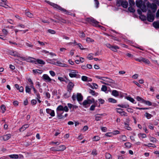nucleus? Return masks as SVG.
Wrapping results in <instances>:
<instances>
[{
  "instance_id": "nucleus-1",
  "label": "nucleus",
  "mask_w": 159,
  "mask_h": 159,
  "mask_svg": "<svg viewBox=\"0 0 159 159\" xmlns=\"http://www.w3.org/2000/svg\"><path fill=\"white\" fill-rule=\"evenodd\" d=\"M69 110L67 106H65L64 107L61 105L59 106L56 109L57 113V117L58 118H61L63 117L62 116V114L64 113V111L61 112V111H64L67 112Z\"/></svg>"
},
{
  "instance_id": "nucleus-2",
  "label": "nucleus",
  "mask_w": 159,
  "mask_h": 159,
  "mask_svg": "<svg viewBox=\"0 0 159 159\" xmlns=\"http://www.w3.org/2000/svg\"><path fill=\"white\" fill-rule=\"evenodd\" d=\"M144 1L147 2L146 5L147 10H148V12H151L152 11L153 13H154L156 12L157 9V6L155 4L153 3H151L147 0H144Z\"/></svg>"
},
{
  "instance_id": "nucleus-3",
  "label": "nucleus",
  "mask_w": 159,
  "mask_h": 159,
  "mask_svg": "<svg viewBox=\"0 0 159 159\" xmlns=\"http://www.w3.org/2000/svg\"><path fill=\"white\" fill-rule=\"evenodd\" d=\"M136 3L137 6L140 8L142 11L146 12L147 11V7L144 4H143L142 0H137L136 2Z\"/></svg>"
},
{
  "instance_id": "nucleus-4",
  "label": "nucleus",
  "mask_w": 159,
  "mask_h": 159,
  "mask_svg": "<svg viewBox=\"0 0 159 159\" xmlns=\"http://www.w3.org/2000/svg\"><path fill=\"white\" fill-rule=\"evenodd\" d=\"M9 54L12 56L15 57H19L20 59L22 61H25L26 60V58L25 57H23L20 56V54L18 52L12 51H10L9 52Z\"/></svg>"
},
{
  "instance_id": "nucleus-5",
  "label": "nucleus",
  "mask_w": 159,
  "mask_h": 159,
  "mask_svg": "<svg viewBox=\"0 0 159 159\" xmlns=\"http://www.w3.org/2000/svg\"><path fill=\"white\" fill-rule=\"evenodd\" d=\"M48 2L54 8L58 9V10H60L62 11L65 12L66 14H67L68 12V11H67L66 10L63 8H62L60 6H58L57 4H56L52 2H50L48 1Z\"/></svg>"
},
{
  "instance_id": "nucleus-6",
  "label": "nucleus",
  "mask_w": 159,
  "mask_h": 159,
  "mask_svg": "<svg viewBox=\"0 0 159 159\" xmlns=\"http://www.w3.org/2000/svg\"><path fill=\"white\" fill-rule=\"evenodd\" d=\"M70 73L69 74V76L71 78H78L80 75L77 74L78 72L77 71L74 70H70Z\"/></svg>"
},
{
  "instance_id": "nucleus-7",
  "label": "nucleus",
  "mask_w": 159,
  "mask_h": 159,
  "mask_svg": "<svg viewBox=\"0 0 159 159\" xmlns=\"http://www.w3.org/2000/svg\"><path fill=\"white\" fill-rule=\"evenodd\" d=\"M116 112L119 113L121 116H127V113L125 111H123V110L121 108H116Z\"/></svg>"
},
{
  "instance_id": "nucleus-8",
  "label": "nucleus",
  "mask_w": 159,
  "mask_h": 159,
  "mask_svg": "<svg viewBox=\"0 0 159 159\" xmlns=\"http://www.w3.org/2000/svg\"><path fill=\"white\" fill-rule=\"evenodd\" d=\"M154 20V16L151 12H148L147 14V20L149 22H152Z\"/></svg>"
},
{
  "instance_id": "nucleus-9",
  "label": "nucleus",
  "mask_w": 159,
  "mask_h": 159,
  "mask_svg": "<svg viewBox=\"0 0 159 159\" xmlns=\"http://www.w3.org/2000/svg\"><path fill=\"white\" fill-rule=\"evenodd\" d=\"M11 135L10 134L2 136L0 137V139L1 140L7 141L11 137Z\"/></svg>"
},
{
  "instance_id": "nucleus-10",
  "label": "nucleus",
  "mask_w": 159,
  "mask_h": 159,
  "mask_svg": "<svg viewBox=\"0 0 159 159\" xmlns=\"http://www.w3.org/2000/svg\"><path fill=\"white\" fill-rule=\"evenodd\" d=\"M43 79L46 82H50L52 79L47 74H44L42 76Z\"/></svg>"
},
{
  "instance_id": "nucleus-11",
  "label": "nucleus",
  "mask_w": 159,
  "mask_h": 159,
  "mask_svg": "<svg viewBox=\"0 0 159 159\" xmlns=\"http://www.w3.org/2000/svg\"><path fill=\"white\" fill-rule=\"evenodd\" d=\"M87 20L91 24H93L95 25L98 24V22L93 18H89L87 19Z\"/></svg>"
},
{
  "instance_id": "nucleus-12",
  "label": "nucleus",
  "mask_w": 159,
  "mask_h": 159,
  "mask_svg": "<svg viewBox=\"0 0 159 159\" xmlns=\"http://www.w3.org/2000/svg\"><path fill=\"white\" fill-rule=\"evenodd\" d=\"M138 14L140 15V18L142 20H144L146 19V17L144 15H142V12L141 10L140 9H138L137 10Z\"/></svg>"
},
{
  "instance_id": "nucleus-13",
  "label": "nucleus",
  "mask_w": 159,
  "mask_h": 159,
  "mask_svg": "<svg viewBox=\"0 0 159 159\" xmlns=\"http://www.w3.org/2000/svg\"><path fill=\"white\" fill-rule=\"evenodd\" d=\"M25 13L26 16L30 18H33L34 17V14L30 12L29 10H25Z\"/></svg>"
},
{
  "instance_id": "nucleus-14",
  "label": "nucleus",
  "mask_w": 159,
  "mask_h": 159,
  "mask_svg": "<svg viewBox=\"0 0 159 159\" xmlns=\"http://www.w3.org/2000/svg\"><path fill=\"white\" fill-rule=\"evenodd\" d=\"M74 86V84L72 82H70L68 84V91L70 93Z\"/></svg>"
},
{
  "instance_id": "nucleus-15",
  "label": "nucleus",
  "mask_w": 159,
  "mask_h": 159,
  "mask_svg": "<svg viewBox=\"0 0 159 159\" xmlns=\"http://www.w3.org/2000/svg\"><path fill=\"white\" fill-rule=\"evenodd\" d=\"M46 111L47 113L49 114L51 116H55V112L53 110L51 109H47Z\"/></svg>"
},
{
  "instance_id": "nucleus-16",
  "label": "nucleus",
  "mask_w": 159,
  "mask_h": 159,
  "mask_svg": "<svg viewBox=\"0 0 159 159\" xmlns=\"http://www.w3.org/2000/svg\"><path fill=\"white\" fill-rule=\"evenodd\" d=\"M56 65L57 66H59L63 67H67V65L64 64L63 63H62L61 61H57V62L56 63Z\"/></svg>"
},
{
  "instance_id": "nucleus-17",
  "label": "nucleus",
  "mask_w": 159,
  "mask_h": 159,
  "mask_svg": "<svg viewBox=\"0 0 159 159\" xmlns=\"http://www.w3.org/2000/svg\"><path fill=\"white\" fill-rule=\"evenodd\" d=\"M106 78L108 79V80H103L107 82V83H108L113 84H115V81L114 80L107 77H106Z\"/></svg>"
},
{
  "instance_id": "nucleus-18",
  "label": "nucleus",
  "mask_w": 159,
  "mask_h": 159,
  "mask_svg": "<svg viewBox=\"0 0 159 159\" xmlns=\"http://www.w3.org/2000/svg\"><path fill=\"white\" fill-rule=\"evenodd\" d=\"M121 5L125 8H126L128 6V2L126 1H123L121 3Z\"/></svg>"
},
{
  "instance_id": "nucleus-19",
  "label": "nucleus",
  "mask_w": 159,
  "mask_h": 159,
  "mask_svg": "<svg viewBox=\"0 0 159 159\" xmlns=\"http://www.w3.org/2000/svg\"><path fill=\"white\" fill-rule=\"evenodd\" d=\"M58 151H63L65 150L66 148L64 145H60L57 147Z\"/></svg>"
},
{
  "instance_id": "nucleus-20",
  "label": "nucleus",
  "mask_w": 159,
  "mask_h": 159,
  "mask_svg": "<svg viewBox=\"0 0 159 159\" xmlns=\"http://www.w3.org/2000/svg\"><path fill=\"white\" fill-rule=\"evenodd\" d=\"M77 98L78 101H80L82 100L83 97L81 93H77Z\"/></svg>"
},
{
  "instance_id": "nucleus-21",
  "label": "nucleus",
  "mask_w": 159,
  "mask_h": 159,
  "mask_svg": "<svg viewBox=\"0 0 159 159\" xmlns=\"http://www.w3.org/2000/svg\"><path fill=\"white\" fill-rule=\"evenodd\" d=\"M26 60L25 61H29L30 62H34L35 64H37V63L36 62V61L34 60L35 59L33 58H31L30 57H29L28 58H26Z\"/></svg>"
},
{
  "instance_id": "nucleus-22",
  "label": "nucleus",
  "mask_w": 159,
  "mask_h": 159,
  "mask_svg": "<svg viewBox=\"0 0 159 159\" xmlns=\"http://www.w3.org/2000/svg\"><path fill=\"white\" fill-rule=\"evenodd\" d=\"M103 115V114H97L95 116V120L96 121H99L101 120V116Z\"/></svg>"
},
{
  "instance_id": "nucleus-23",
  "label": "nucleus",
  "mask_w": 159,
  "mask_h": 159,
  "mask_svg": "<svg viewBox=\"0 0 159 159\" xmlns=\"http://www.w3.org/2000/svg\"><path fill=\"white\" fill-rule=\"evenodd\" d=\"M119 47L116 46H112L111 49L114 52H117V49H119Z\"/></svg>"
},
{
  "instance_id": "nucleus-24",
  "label": "nucleus",
  "mask_w": 159,
  "mask_h": 159,
  "mask_svg": "<svg viewBox=\"0 0 159 159\" xmlns=\"http://www.w3.org/2000/svg\"><path fill=\"white\" fill-rule=\"evenodd\" d=\"M112 94L115 97H117L119 95V92L117 90H113L112 92Z\"/></svg>"
},
{
  "instance_id": "nucleus-25",
  "label": "nucleus",
  "mask_w": 159,
  "mask_h": 159,
  "mask_svg": "<svg viewBox=\"0 0 159 159\" xmlns=\"http://www.w3.org/2000/svg\"><path fill=\"white\" fill-rule=\"evenodd\" d=\"M36 61V62L37 63H38V64H40L43 65L44 64L45 62L43 61L42 60L39 59H37L35 61Z\"/></svg>"
},
{
  "instance_id": "nucleus-26",
  "label": "nucleus",
  "mask_w": 159,
  "mask_h": 159,
  "mask_svg": "<svg viewBox=\"0 0 159 159\" xmlns=\"http://www.w3.org/2000/svg\"><path fill=\"white\" fill-rule=\"evenodd\" d=\"M153 26L156 28H159V21H155L153 23Z\"/></svg>"
},
{
  "instance_id": "nucleus-27",
  "label": "nucleus",
  "mask_w": 159,
  "mask_h": 159,
  "mask_svg": "<svg viewBox=\"0 0 159 159\" xmlns=\"http://www.w3.org/2000/svg\"><path fill=\"white\" fill-rule=\"evenodd\" d=\"M33 72L35 74L36 73H39V74H41L43 72V70H40L39 69L36 70H33Z\"/></svg>"
},
{
  "instance_id": "nucleus-28",
  "label": "nucleus",
  "mask_w": 159,
  "mask_h": 159,
  "mask_svg": "<svg viewBox=\"0 0 159 159\" xmlns=\"http://www.w3.org/2000/svg\"><path fill=\"white\" fill-rule=\"evenodd\" d=\"M143 102L145 104L150 106L152 105V103L149 101H146L145 100H143Z\"/></svg>"
},
{
  "instance_id": "nucleus-29",
  "label": "nucleus",
  "mask_w": 159,
  "mask_h": 159,
  "mask_svg": "<svg viewBox=\"0 0 159 159\" xmlns=\"http://www.w3.org/2000/svg\"><path fill=\"white\" fill-rule=\"evenodd\" d=\"M118 106L122 108H126L129 107V105L127 104H122L120 105H118Z\"/></svg>"
},
{
  "instance_id": "nucleus-30",
  "label": "nucleus",
  "mask_w": 159,
  "mask_h": 159,
  "mask_svg": "<svg viewBox=\"0 0 159 159\" xmlns=\"http://www.w3.org/2000/svg\"><path fill=\"white\" fill-rule=\"evenodd\" d=\"M142 61L147 64H149L150 63V62L148 59L143 57L142 58Z\"/></svg>"
},
{
  "instance_id": "nucleus-31",
  "label": "nucleus",
  "mask_w": 159,
  "mask_h": 159,
  "mask_svg": "<svg viewBox=\"0 0 159 159\" xmlns=\"http://www.w3.org/2000/svg\"><path fill=\"white\" fill-rule=\"evenodd\" d=\"M105 157L106 159H111L112 158L111 155L108 153H106Z\"/></svg>"
},
{
  "instance_id": "nucleus-32",
  "label": "nucleus",
  "mask_w": 159,
  "mask_h": 159,
  "mask_svg": "<svg viewBox=\"0 0 159 159\" xmlns=\"http://www.w3.org/2000/svg\"><path fill=\"white\" fill-rule=\"evenodd\" d=\"M145 116L148 119H149L152 117V116L148 113L146 112L145 114Z\"/></svg>"
},
{
  "instance_id": "nucleus-33",
  "label": "nucleus",
  "mask_w": 159,
  "mask_h": 159,
  "mask_svg": "<svg viewBox=\"0 0 159 159\" xmlns=\"http://www.w3.org/2000/svg\"><path fill=\"white\" fill-rule=\"evenodd\" d=\"M1 109L2 110V113H4L6 110V107L5 106L3 105H2L1 107Z\"/></svg>"
},
{
  "instance_id": "nucleus-34",
  "label": "nucleus",
  "mask_w": 159,
  "mask_h": 159,
  "mask_svg": "<svg viewBox=\"0 0 159 159\" xmlns=\"http://www.w3.org/2000/svg\"><path fill=\"white\" fill-rule=\"evenodd\" d=\"M126 99L130 101L131 102L134 103V102L135 101L131 97H126Z\"/></svg>"
},
{
  "instance_id": "nucleus-35",
  "label": "nucleus",
  "mask_w": 159,
  "mask_h": 159,
  "mask_svg": "<svg viewBox=\"0 0 159 159\" xmlns=\"http://www.w3.org/2000/svg\"><path fill=\"white\" fill-rule=\"evenodd\" d=\"M89 97H88V98ZM87 100L88 101L89 105H90L92 103H94L95 102V100L93 98L91 100L88 99V98H87Z\"/></svg>"
},
{
  "instance_id": "nucleus-36",
  "label": "nucleus",
  "mask_w": 159,
  "mask_h": 159,
  "mask_svg": "<svg viewBox=\"0 0 159 159\" xmlns=\"http://www.w3.org/2000/svg\"><path fill=\"white\" fill-rule=\"evenodd\" d=\"M108 100L109 102H111L115 103L116 102V101L115 99L111 98H108Z\"/></svg>"
},
{
  "instance_id": "nucleus-37",
  "label": "nucleus",
  "mask_w": 159,
  "mask_h": 159,
  "mask_svg": "<svg viewBox=\"0 0 159 159\" xmlns=\"http://www.w3.org/2000/svg\"><path fill=\"white\" fill-rule=\"evenodd\" d=\"M10 157L11 158L17 159L18 158V155L13 154L9 155Z\"/></svg>"
},
{
  "instance_id": "nucleus-38",
  "label": "nucleus",
  "mask_w": 159,
  "mask_h": 159,
  "mask_svg": "<svg viewBox=\"0 0 159 159\" xmlns=\"http://www.w3.org/2000/svg\"><path fill=\"white\" fill-rule=\"evenodd\" d=\"M97 106V103H94V105H92L90 108V110L91 111H93L95 109V108L96 106Z\"/></svg>"
},
{
  "instance_id": "nucleus-39",
  "label": "nucleus",
  "mask_w": 159,
  "mask_h": 159,
  "mask_svg": "<svg viewBox=\"0 0 159 159\" xmlns=\"http://www.w3.org/2000/svg\"><path fill=\"white\" fill-rule=\"evenodd\" d=\"M107 36H110L108 34H106ZM110 36L111 37L112 39H113L114 40H116L118 41H120V40L116 37H115L112 35H110Z\"/></svg>"
},
{
  "instance_id": "nucleus-40",
  "label": "nucleus",
  "mask_w": 159,
  "mask_h": 159,
  "mask_svg": "<svg viewBox=\"0 0 159 159\" xmlns=\"http://www.w3.org/2000/svg\"><path fill=\"white\" fill-rule=\"evenodd\" d=\"M82 104L85 107H87V105L89 104L87 100H85L82 103Z\"/></svg>"
},
{
  "instance_id": "nucleus-41",
  "label": "nucleus",
  "mask_w": 159,
  "mask_h": 159,
  "mask_svg": "<svg viewBox=\"0 0 159 159\" xmlns=\"http://www.w3.org/2000/svg\"><path fill=\"white\" fill-rule=\"evenodd\" d=\"M101 90L102 91L106 92L107 90V87L105 85H102L101 88Z\"/></svg>"
},
{
  "instance_id": "nucleus-42",
  "label": "nucleus",
  "mask_w": 159,
  "mask_h": 159,
  "mask_svg": "<svg viewBox=\"0 0 159 159\" xmlns=\"http://www.w3.org/2000/svg\"><path fill=\"white\" fill-rule=\"evenodd\" d=\"M86 41L88 43L93 42L94 41V40L93 39L89 37H87L86 38Z\"/></svg>"
},
{
  "instance_id": "nucleus-43",
  "label": "nucleus",
  "mask_w": 159,
  "mask_h": 159,
  "mask_svg": "<svg viewBox=\"0 0 159 159\" xmlns=\"http://www.w3.org/2000/svg\"><path fill=\"white\" fill-rule=\"evenodd\" d=\"M125 129H127L128 130H131V128L129 126V124L127 123H125Z\"/></svg>"
},
{
  "instance_id": "nucleus-44",
  "label": "nucleus",
  "mask_w": 159,
  "mask_h": 159,
  "mask_svg": "<svg viewBox=\"0 0 159 159\" xmlns=\"http://www.w3.org/2000/svg\"><path fill=\"white\" fill-rule=\"evenodd\" d=\"M128 10L130 12H134L135 11L134 9L131 6L128 8Z\"/></svg>"
},
{
  "instance_id": "nucleus-45",
  "label": "nucleus",
  "mask_w": 159,
  "mask_h": 159,
  "mask_svg": "<svg viewBox=\"0 0 159 159\" xmlns=\"http://www.w3.org/2000/svg\"><path fill=\"white\" fill-rule=\"evenodd\" d=\"M129 1L130 6H133L135 4V2L133 0H129Z\"/></svg>"
},
{
  "instance_id": "nucleus-46",
  "label": "nucleus",
  "mask_w": 159,
  "mask_h": 159,
  "mask_svg": "<svg viewBox=\"0 0 159 159\" xmlns=\"http://www.w3.org/2000/svg\"><path fill=\"white\" fill-rule=\"evenodd\" d=\"M125 145L128 148H130L131 146V144L129 142L125 143Z\"/></svg>"
},
{
  "instance_id": "nucleus-47",
  "label": "nucleus",
  "mask_w": 159,
  "mask_h": 159,
  "mask_svg": "<svg viewBox=\"0 0 159 159\" xmlns=\"http://www.w3.org/2000/svg\"><path fill=\"white\" fill-rule=\"evenodd\" d=\"M88 77L85 76H83L81 77V79L83 81H87L88 80Z\"/></svg>"
},
{
  "instance_id": "nucleus-48",
  "label": "nucleus",
  "mask_w": 159,
  "mask_h": 159,
  "mask_svg": "<svg viewBox=\"0 0 159 159\" xmlns=\"http://www.w3.org/2000/svg\"><path fill=\"white\" fill-rule=\"evenodd\" d=\"M138 136L139 137H142V138H144L146 137V134H138Z\"/></svg>"
},
{
  "instance_id": "nucleus-49",
  "label": "nucleus",
  "mask_w": 159,
  "mask_h": 159,
  "mask_svg": "<svg viewBox=\"0 0 159 159\" xmlns=\"http://www.w3.org/2000/svg\"><path fill=\"white\" fill-rule=\"evenodd\" d=\"M48 62L52 64L53 65H56V63L54 61H53L52 60L50 59H48L47 60Z\"/></svg>"
},
{
  "instance_id": "nucleus-50",
  "label": "nucleus",
  "mask_w": 159,
  "mask_h": 159,
  "mask_svg": "<svg viewBox=\"0 0 159 159\" xmlns=\"http://www.w3.org/2000/svg\"><path fill=\"white\" fill-rule=\"evenodd\" d=\"M48 32L52 34H54L56 33V32L55 30H48Z\"/></svg>"
},
{
  "instance_id": "nucleus-51",
  "label": "nucleus",
  "mask_w": 159,
  "mask_h": 159,
  "mask_svg": "<svg viewBox=\"0 0 159 159\" xmlns=\"http://www.w3.org/2000/svg\"><path fill=\"white\" fill-rule=\"evenodd\" d=\"M31 89L28 86H26L25 87V91L26 93H30V92Z\"/></svg>"
},
{
  "instance_id": "nucleus-52",
  "label": "nucleus",
  "mask_w": 159,
  "mask_h": 159,
  "mask_svg": "<svg viewBox=\"0 0 159 159\" xmlns=\"http://www.w3.org/2000/svg\"><path fill=\"white\" fill-rule=\"evenodd\" d=\"M89 92L92 95L94 96L95 94V91L92 89H89Z\"/></svg>"
},
{
  "instance_id": "nucleus-53",
  "label": "nucleus",
  "mask_w": 159,
  "mask_h": 159,
  "mask_svg": "<svg viewBox=\"0 0 159 159\" xmlns=\"http://www.w3.org/2000/svg\"><path fill=\"white\" fill-rule=\"evenodd\" d=\"M79 36L80 38H84L85 36V34L83 32H80Z\"/></svg>"
},
{
  "instance_id": "nucleus-54",
  "label": "nucleus",
  "mask_w": 159,
  "mask_h": 159,
  "mask_svg": "<svg viewBox=\"0 0 159 159\" xmlns=\"http://www.w3.org/2000/svg\"><path fill=\"white\" fill-rule=\"evenodd\" d=\"M136 99L138 101H142V102H143V101L144 100V99H143L142 98L139 97V96H137L136 97Z\"/></svg>"
},
{
  "instance_id": "nucleus-55",
  "label": "nucleus",
  "mask_w": 159,
  "mask_h": 159,
  "mask_svg": "<svg viewBox=\"0 0 159 159\" xmlns=\"http://www.w3.org/2000/svg\"><path fill=\"white\" fill-rule=\"evenodd\" d=\"M50 150L53 151H58L57 147V148L54 147H52L50 148Z\"/></svg>"
},
{
  "instance_id": "nucleus-56",
  "label": "nucleus",
  "mask_w": 159,
  "mask_h": 159,
  "mask_svg": "<svg viewBox=\"0 0 159 159\" xmlns=\"http://www.w3.org/2000/svg\"><path fill=\"white\" fill-rule=\"evenodd\" d=\"M49 73L53 77L54 76L56 75V74L52 70L50 71Z\"/></svg>"
},
{
  "instance_id": "nucleus-57",
  "label": "nucleus",
  "mask_w": 159,
  "mask_h": 159,
  "mask_svg": "<svg viewBox=\"0 0 159 159\" xmlns=\"http://www.w3.org/2000/svg\"><path fill=\"white\" fill-rule=\"evenodd\" d=\"M93 139L95 141H97L99 140V137L98 136H95L93 137Z\"/></svg>"
},
{
  "instance_id": "nucleus-58",
  "label": "nucleus",
  "mask_w": 159,
  "mask_h": 159,
  "mask_svg": "<svg viewBox=\"0 0 159 159\" xmlns=\"http://www.w3.org/2000/svg\"><path fill=\"white\" fill-rule=\"evenodd\" d=\"M142 58H143V57H140V58H135V60L136 61H137L139 62H141L142 61Z\"/></svg>"
},
{
  "instance_id": "nucleus-59",
  "label": "nucleus",
  "mask_w": 159,
  "mask_h": 159,
  "mask_svg": "<svg viewBox=\"0 0 159 159\" xmlns=\"http://www.w3.org/2000/svg\"><path fill=\"white\" fill-rule=\"evenodd\" d=\"M59 20L64 23H66L68 22V21H66V20L62 18H61Z\"/></svg>"
},
{
  "instance_id": "nucleus-60",
  "label": "nucleus",
  "mask_w": 159,
  "mask_h": 159,
  "mask_svg": "<svg viewBox=\"0 0 159 159\" xmlns=\"http://www.w3.org/2000/svg\"><path fill=\"white\" fill-rule=\"evenodd\" d=\"M2 32L3 34H4L5 35H7L8 33L7 31L5 29H3Z\"/></svg>"
},
{
  "instance_id": "nucleus-61",
  "label": "nucleus",
  "mask_w": 159,
  "mask_h": 159,
  "mask_svg": "<svg viewBox=\"0 0 159 159\" xmlns=\"http://www.w3.org/2000/svg\"><path fill=\"white\" fill-rule=\"evenodd\" d=\"M139 75L138 74H135L132 76V78L134 79H136L138 77Z\"/></svg>"
},
{
  "instance_id": "nucleus-62",
  "label": "nucleus",
  "mask_w": 159,
  "mask_h": 159,
  "mask_svg": "<svg viewBox=\"0 0 159 159\" xmlns=\"http://www.w3.org/2000/svg\"><path fill=\"white\" fill-rule=\"evenodd\" d=\"M150 140L152 142H156V139L152 137H151L150 138Z\"/></svg>"
},
{
  "instance_id": "nucleus-63",
  "label": "nucleus",
  "mask_w": 159,
  "mask_h": 159,
  "mask_svg": "<svg viewBox=\"0 0 159 159\" xmlns=\"http://www.w3.org/2000/svg\"><path fill=\"white\" fill-rule=\"evenodd\" d=\"M26 129L25 127L23 125L21 127L20 129V131H23Z\"/></svg>"
},
{
  "instance_id": "nucleus-64",
  "label": "nucleus",
  "mask_w": 159,
  "mask_h": 159,
  "mask_svg": "<svg viewBox=\"0 0 159 159\" xmlns=\"http://www.w3.org/2000/svg\"><path fill=\"white\" fill-rule=\"evenodd\" d=\"M87 58L89 60H91L93 59V57L90 54H89L88 57Z\"/></svg>"
}]
</instances>
